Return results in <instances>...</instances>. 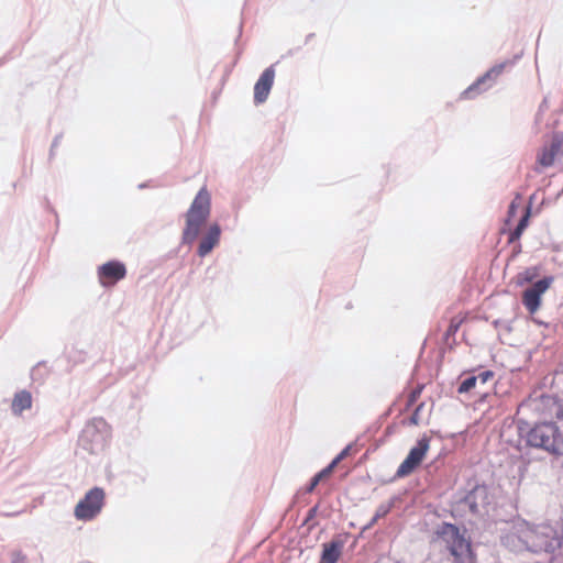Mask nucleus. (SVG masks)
Segmentation results:
<instances>
[{
  "label": "nucleus",
  "mask_w": 563,
  "mask_h": 563,
  "mask_svg": "<svg viewBox=\"0 0 563 563\" xmlns=\"http://www.w3.org/2000/svg\"><path fill=\"white\" fill-rule=\"evenodd\" d=\"M561 542L562 537L555 527L548 523L533 526L522 519L514 521L501 537L503 545L516 553H550L560 548Z\"/></svg>",
  "instance_id": "obj_1"
},
{
  "label": "nucleus",
  "mask_w": 563,
  "mask_h": 563,
  "mask_svg": "<svg viewBox=\"0 0 563 563\" xmlns=\"http://www.w3.org/2000/svg\"><path fill=\"white\" fill-rule=\"evenodd\" d=\"M211 211V196L206 187L196 195L186 213V227L183 232V242L191 244L200 233Z\"/></svg>",
  "instance_id": "obj_2"
},
{
  "label": "nucleus",
  "mask_w": 563,
  "mask_h": 563,
  "mask_svg": "<svg viewBox=\"0 0 563 563\" xmlns=\"http://www.w3.org/2000/svg\"><path fill=\"white\" fill-rule=\"evenodd\" d=\"M530 446L542 449L551 454L563 451V434L553 422H542L532 427L526 435Z\"/></svg>",
  "instance_id": "obj_3"
},
{
  "label": "nucleus",
  "mask_w": 563,
  "mask_h": 563,
  "mask_svg": "<svg viewBox=\"0 0 563 563\" xmlns=\"http://www.w3.org/2000/svg\"><path fill=\"white\" fill-rule=\"evenodd\" d=\"M110 434V426L103 419H92L81 432L80 445L92 454L101 453L109 443Z\"/></svg>",
  "instance_id": "obj_4"
},
{
  "label": "nucleus",
  "mask_w": 563,
  "mask_h": 563,
  "mask_svg": "<svg viewBox=\"0 0 563 563\" xmlns=\"http://www.w3.org/2000/svg\"><path fill=\"white\" fill-rule=\"evenodd\" d=\"M439 534L448 544L456 563H474L471 543L464 534L460 532L457 527L444 523L441 527Z\"/></svg>",
  "instance_id": "obj_5"
},
{
  "label": "nucleus",
  "mask_w": 563,
  "mask_h": 563,
  "mask_svg": "<svg viewBox=\"0 0 563 563\" xmlns=\"http://www.w3.org/2000/svg\"><path fill=\"white\" fill-rule=\"evenodd\" d=\"M104 500V492L99 487L90 489L85 497L78 501L75 507L74 515L78 520H91L102 509Z\"/></svg>",
  "instance_id": "obj_6"
},
{
  "label": "nucleus",
  "mask_w": 563,
  "mask_h": 563,
  "mask_svg": "<svg viewBox=\"0 0 563 563\" xmlns=\"http://www.w3.org/2000/svg\"><path fill=\"white\" fill-rule=\"evenodd\" d=\"M429 448L430 443L427 437L419 439L417 444L409 451L407 457L399 465L397 475L399 477H404L410 474L421 463L429 451Z\"/></svg>",
  "instance_id": "obj_7"
},
{
  "label": "nucleus",
  "mask_w": 563,
  "mask_h": 563,
  "mask_svg": "<svg viewBox=\"0 0 563 563\" xmlns=\"http://www.w3.org/2000/svg\"><path fill=\"white\" fill-rule=\"evenodd\" d=\"M553 277H544L523 291L522 301L530 313H534L541 301V296L550 288Z\"/></svg>",
  "instance_id": "obj_8"
},
{
  "label": "nucleus",
  "mask_w": 563,
  "mask_h": 563,
  "mask_svg": "<svg viewBox=\"0 0 563 563\" xmlns=\"http://www.w3.org/2000/svg\"><path fill=\"white\" fill-rule=\"evenodd\" d=\"M125 274V266L120 262L111 261L99 267V280L104 287L114 285L124 278Z\"/></svg>",
  "instance_id": "obj_9"
},
{
  "label": "nucleus",
  "mask_w": 563,
  "mask_h": 563,
  "mask_svg": "<svg viewBox=\"0 0 563 563\" xmlns=\"http://www.w3.org/2000/svg\"><path fill=\"white\" fill-rule=\"evenodd\" d=\"M275 78V70L273 67L266 68L261 75L260 79L254 86V101L255 103H263L268 98L269 91L273 87Z\"/></svg>",
  "instance_id": "obj_10"
},
{
  "label": "nucleus",
  "mask_w": 563,
  "mask_h": 563,
  "mask_svg": "<svg viewBox=\"0 0 563 563\" xmlns=\"http://www.w3.org/2000/svg\"><path fill=\"white\" fill-rule=\"evenodd\" d=\"M504 64H499L489 69L484 76L477 79L472 86H470L463 95L466 98L473 97L483 90H486L492 86L493 81L503 73Z\"/></svg>",
  "instance_id": "obj_11"
},
{
  "label": "nucleus",
  "mask_w": 563,
  "mask_h": 563,
  "mask_svg": "<svg viewBox=\"0 0 563 563\" xmlns=\"http://www.w3.org/2000/svg\"><path fill=\"white\" fill-rule=\"evenodd\" d=\"M221 230L218 224H212L209 228L208 233L206 236L201 240L199 247H198V255L201 257H205L208 255L212 249L219 243L220 240Z\"/></svg>",
  "instance_id": "obj_12"
},
{
  "label": "nucleus",
  "mask_w": 563,
  "mask_h": 563,
  "mask_svg": "<svg viewBox=\"0 0 563 563\" xmlns=\"http://www.w3.org/2000/svg\"><path fill=\"white\" fill-rule=\"evenodd\" d=\"M32 395L27 390H20L14 394L11 402V411L14 416H21L23 411L31 409Z\"/></svg>",
  "instance_id": "obj_13"
},
{
  "label": "nucleus",
  "mask_w": 563,
  "mask_h": 563,
  "mask_svg": "<svg viewBox=\"0 0 563 563\" xmlns=\"http://www.w3.org/2000/svg\"><path fill=\"white\" fill-rule=\"evenodd\" d=\"M343 549L341 541H331L323 544L321 563H336Z\"/></svg>",
  "instance_id": "obj_14"
},
{
  "label": "nucleus",
  "mask_w": 563,
  "mask_h": 563,
  "mask_svg": "<svg viewBox=\"0 0 563 563\" xmlns=\"http://www.w3.org/2000/svg\"><path fill=\"white\" fill-rule=\"evenodd\" d=\"M555 155H556V147L554 145H552L550 147H545L540 153V155L538 157V162L543 167H550L554 163Z\"/></svg>",
  "instance_id": "obj_15"
},
{
  "label": "nucleus",
  "mask_w": 563,
  "mask_h": 563,
  "mask_svg": "<svg viewBox=\"0 0 563 563\" xmlns=\"http://www.w3.org/2000/svg\"><path fill=\"white\" fill-rule=\"evenodd\" d=\"M477 384H478L477 378L475 376H470L461 383V385L459 387V393H467L472 388H474Z\"/></svg>",
  "instance_id": "obj_16"
},
{
  "label": "nucleus",
  "mask_w": 563,
  "mask_h": 563,
  "mask_svg": "<svg viewBox=\"0 0 563 563\" xmlns=\"http://www.w3.org/2000/svg\"><path fill=\"white\" fill-rule=\"evenodd\" d=\"M391 508V505L390 504H383L380 505L376 512H375V516L373 517L372 521L369 522V526L374 525L379 518H383L385 517L389 510Z\"/></svg>",
  "instance_id": "obj_17"
},
{
  "label": "nucleus",
  "mask_w": 563,
  "mask_h": 563,
  "mask_svg": "<svg viewBox=\"0 0 563 563\" xmlns=\"http://www.w3.org/2000/svg\"><path fill=\"white\" fill-rule=\"evenodd\" d=\"M494 374L493 372L490 371H484V372H481L478 375H476L475 377L477 378V383L481 384V385H484L486 384L488 380H490L493 378Z\"/></svg>",
  "instance_id": "obj_18"
},
{
  "label": "nucleus",
  "mask_w": 563,
  "mask_h": 563,
  "mask_svg": "<svg viewBox=\"0 0 563 563\" xmlns=\"http://www.w3.org/2000/svg\"><path fill=\"white\" fill-rule=\"evenodd\" d=\"M335 466L336 464L331 462L330 465H328L325 468L319 472L316 476L319 477L320 479H323L324 477H328L332 473Z\"/></svg>",
  "instance_id": "obj_19"
},
{
  "label": "nucleus",
  "mask_w": 563,
  "mask_h": 563,
  "mask_svg": "<svg viewBox=\"0 0 563 563\" xmlns=\"http://www.w3.org/2000/svg\"><path fill=\"white\" fill-rule=\"evenodd\" d=\"M351 445H347L345 449L341 451V453L332 461L334 464H339L344 457H346L350 453Z\"/></svg>",
  "instance_id": "obj_20"
},
{
  "label": "nucleus",
  "mask_w": 563,
  "mask_h": 563,
  "mask_svg": "<svg viewBox=\"0 0 563 563\" xmlns=\"http://www.w3.org/2000/svg\"><path fill=\"white\" fill-rule=\"evenodd\" d=\"M529 216H530V208H527L526 210V213L525 216L522 217V219L520 220V222L518 223V225L520 227V229H526L527 225H528V220H529Z\"/></svg>",
  "instance_id": "obj_21"
},
{
  "label": "nucleus",
  "mask_w": 563,
  "mask_h": 563,
  "mask_svg": "<svg viewBox=\"0 0 563 563\" xmlns=\"http://www.w3.org/2000/svg\"><path fill=\"white\" fill-rule=\"evenodd\" d=\"M422 405L418 406L415 410V412L411 416V422L413 424H418L420 422V411H421Z\"/></svg>",
  "instance_id": "obj_22"
},
{
  "label": "nucleus",
  "mask_w": 563,
  "mask_h": 563,
  "mask_svg": "<svg viewBox=\"0 0 563 563\" xmlns=\"http://www.w3.org/2000/svg\"><path fill=\"white\" fill-rule=\"evenodd\" d=\"M10 563H27L26 558L20 553H14L12 555Z\"/></svg>",
  "instance_id": "obj_23"
},
{
  "label": "nucleus",
  "mask_w": 563,
  "mask_h": 563,
  "mask_svg": "<svg viewBox=\"0 0 563 563\" xmlns=\"http://www.w3.org/2000/svg\"><path fill=\"white\" fill-rule=\"evenodd\" d=\"M523 231H525L523 229H520V227L517 225V228L515 229V231L511 234V240L518 239L522 234Z\"/></svg>",
  "instance_id": "obj_24"
},
{
  "label": "nucleus",
  "mask_w": 563,
  "mask_h": 563,
  "mask_svg": "<svg viewBox=\"0 0 563 563\" xmlns=\"http://www.w3.org/2000/svg\"><path fill=\"white\" fill-rule=\"evenodd\" d=\"M518 207H519V203H517V201H516V200H515V201H512V202H511V205H510V207H509V213H510L511 216H512V214H515L516 209H517Z\"/></svg>",
  "instance_id": "obj_25"
},
{
  "label": "nucleus",
  "mask_w": 563,
  "mask_h": 563,
  "mask_svg": "<svg viewBox=\"0 0 563 563\" xmlns=\"http://www.w3.org/2000/svg\"><path fill=\"white\" fill-rule=\"evenodd\" d=\"M320 481H321V479H320L319 477L314 476V477L312 478L311 484H310L309 492H311V490H312V489H313V488L319 484V482H320Z\"/></svg>",
  "instance_id": "obj_26"
}]
</instances>
